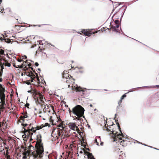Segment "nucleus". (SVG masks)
Returning a JSON list of instances; mask_svg holds the SVG:
<instances>
[{
	"instance_id": "f257e3e1",
	"label": "nucleus",
	"mask_w": 159,
	"mask_h": 159,
	"mask_svg": "<svg viewBox=\"0 0 159 159\" xmlns=\"http://www.w3.org/2000/svg\"><path fill=\"white\" fill-rule=\"evenodd\" d=\"M116 115L117 114H115V116L116 117L114 119L115 120L116 124H117L118 129H119L120 133H121V134H117V132H115L112 129H109L107 128V130L109 131L110 132V135L114 139V141L116 142L117 141L118 142H120V144L121 145L123 144V143H122V141H121V140H122V139L120 136H122V137H123L124 135L122 134L121 131L120 130V127L119 124V123L117 122L118 120L116 119Z\"/></svg>"
},
{
	"instance_id": "f03ea898",
	"label": "nucleus",
	"mask_w": 159,
	"mask_h": 159,
	"mask_svg": "<svg viewBox=\"0 0 159 159\" xmlns=\"http://www.w3.org/2000/svg\"><path fill=\"white\" fill-rule=\"evenodd\" d=\"M85 110L84 108L80 105H77L72 109V112L77 117L76 119L78 120H81L82 117L85 118L84 116Z\"/></svg>"
},
{
	"instance_id": "7ed1b4c3",
	"label": "nucleus",
	"mask_w": 159,
	"mask_h": 159,
	"mask_svg": "<svg viewBox=\"0 0 159 159\" xmlns=\"http://www.w3.org/2000/svg\"><path fill=\"white\" fill-rule=\"evenodd\" d=\"M28 92L30 93L33 94V97L37 104H42L44 103V99L45 100V98L41 94L38 93L36 90L31 89L30 90L28 91Z\"/></svg>"
},
{
	"instance_id": "20e7f679",
	"label": "nucleus",
	"mask_w": 159,
	"mask_h": 159,
	"mask_svg": "<svg viewBox=\"0 0 159 159\" xmlns=\"http://www.w3.org/2000/svg\"><path fill=\"white\" fill-rule=\"evenodd\" d=\"M41 128H40L39 126L37 127H32L30 129L26 130L24 127H23V129H24V134L22 135V137L23 138L30 137V139L31 136L33 134V133H35L36 131V129H37V130H39Z\"/></svg>"
},
{
	"instance_id": "39448f33",
	"label": "nucleus",
	"mask_w": 159,
	"mask_h": 159,
	"mask_svg": "<svg viewBox=\"0 0 159 159\" xmlns=\"http://www.w3.org/2000/svg\"><path fill=\"white\" fill-rule=\"evenodd\" d=\"M72 89L73 90L79 92V93L82 96L83 98H84L86 95L87 90L88 89L86 88L83 89L81 88L78 87L76 84H73Z\"/></svg>"
},
{
	"instance_id": "423d86ee",
	"label": "nucleus",
	"mask_w": 159,
	"mask_h": 159,
	"mask_svg": "<svg viewBox=\"0 0 159 159\" xmlns=\"http://www.w3.org/2000/svg\"><path fill=\"white\" fill-rule=\"evenodd\" d=\"M68 125L70 128L75 131H77L79 132V131H80L76 125L75 123L70 122L68 124Z\"/></svg>"
},
{
	"instance_id": "0eeeda50",
	"label": "nucleus",
	"mask_w": 159,
	"mask_h": 159,
	"mask_svg": "<svg viewBox=\"0 0 159 159\" xmlns=\"http://www.w3.org/2000/svg\"><path fill=\"white\" fill-rule=\"evenodd\" d=\"M5 91V88H4L0 84V97H2L4 94L5 96V95L4 93Z\"/></svg>"
},
{
	"instance_id": "6e6552de",
	"label": "nucleus",
	"mask_w": 159,
	"mask_h": 159,
	"mask_svg": "<svg viewBox=\"0 0 159 159\" xmlns=\"http://www.w3.org/2000/svg\"><path fill=\"white\" fill-rule=\"evenodd\" d=\"M5 95L3 94V95L2 96V97H0V99L1 100V101H2V104H1V107H2V108H4V107H3V106L6 105L5 104Z\"/></svg>"
},
{
	"instance_id": "1a4fd4ad",
	"label": "nucleus",
	"mask_w": 159,
	"mask_h": 159,
	"mask_svg": "<svg viewBox=\"0 0 159 159\" xmlns=\"http://www.w3.org/2000/svg\"><path fill=\"white\" fill-rule=\"evenodd\" d=\"M82 33H83L85 35L88 36H89L91 35V33L89 32L86 30H83L82 31Z\"/></svg>"
},
{
	"instance_id": "9d476101",
	"label": "nucleus",
	"mask_w": 159,
	"mask_h": 159,
	"mask_svg": "<svg viewBox=\"0 0 159 159\" xmlns=\"http://www.w3.org/2000/svg\"><path fill=\"white\" fill-rule=\"evenodd\" d=\"M3 38L2 37H1V38H0V40L1 41L4 40L5 42L7 43H10L11 42V41L10 39H5V36L4 35H3Z\"/></svg>"
},
{
	"instance_id": "9b49d317",
	"label": "nucleus",
	"mask_w": 159,
	"mask_h": 159,
	"mask_svg": "<svg viewBox=\"0 0 159 159\" xmlns=\"http://www.w3.org/2000/svg\"><path fill=\"white\" fill-rule=\"evenodd\" d=\"M26 148H25L24 149V151H25L24 153V155L23 157V158L24 159H27V157L28 156H27V155L28 154V152L26 150Z\"/></svg>"
},
{
	"instance_id": "f8f14e48",
	"label": "nucleus",
	"mask_w": 159,
	"mask_h": 159,
	"mask_svg": "<svg viewBox=\"0 0 159 159\" xmlns=\"http://www.w3.org/2000/svg\"><path fill=\"white\" fill-rule=\"evenodd\" d=\"M119 26L118 25H116L115 26H113L112 27H111V28H112L113 29V31H116V28H117L119 27Z\"/></svg>"
},
{
	"instance_id": "ddd939ff",
	"label": "nucleus",
	"mask_w": 159,
	"mask_h": 159,
	"mask_svg": "<svg viewBox=\"0 0 159 159\" xmlns=\"http://www.w3.org/2000/svg\"><path fill=\"white\" fill-rule=\"evenodd\" d=\"M122 100H121V99H120V100H119V102H118V106H117V109L119 108V107H120V106L121 107L122 106V105H121Z\"/></svg>"
},
{
	"instance_id": "4468645a",
	"label": "nucleus",
	"mask_w": 159,
	"mask_h": 159,
	"mask_svg": "<svg viewBox=\"0 0 159 159\" xmlns=\"http://www.w3.org/2000/svg\"><path fill=\"white\" fill-rule=\"evenodd\" d=\"M28 117V116L26 114H25L23 116H20V118L25 119Z\"/></svg>"
},
{
	"instance_id": "2eb2a0df",
	"label": "nucleus",
	"mask_w": 159,
	"mask_h": 159,
	"mask_svg": "<svg viewBox=\"0 0 159 159\" xmlns=\"http://www.w3.org/2000/svg\"><path fill=\"white\" fill-rule=\"evenodd\" d=\"M28 120H25L24 119L20 118V122H22L23 123L24 122H25V121H28Z\"/></svg>"
},
{
	"instance_id": "dca6fc26",
	"label": "nucleus",
	"mask_w": 159,
	"mask_h": 159,
	"mask_svg": "<svg viewBox=\"0 0 159 159\" xmlns=\"http://www.w3.org/2000/svg\"><path fill=\"white\" fill-rule=\"evenodd\" d=\"M126 93L125 94H124L120 98V99L121 100H122L124 99V98L126 96V93Z\"/></svg>"
},
{
	"instance_id": "f3484780",
	"label": "nucleus",
	"mask_w": 159,
	"mask_h": 159,
	"mask_svg": "<svg viewBox=\"0 0 159 159\" xmlns=\"http://www.w3.org/2000/svg\"><path fill=\"white\" fill-rule=\"evenodd\" d=\"M5 66L8 67H10L11 66V65L10 63H9L6 62V63H5Z\"/></svg>"
},
{
	"instance_id": "a211bd4d",
	"label": "nucleus",
	"mask_w": 159,
	"mask_h": 159,
	"mask_svg": "<svg viewBox=\"0 0 159 159\" xmlns=\"http://www.w3.org/2000/svg\"><path fill=\"white\" fill-rule=\"evenodd\" d=\"M29 124H28V125H29L28 127L27 128V130H29V129H30V128L31 127V125H32L31 123H30V122L28 123Z\"/></svg>"
},
{
	"instance_id": "6ab92c4d",
	"label": "nucleus",
	"mask_w": 159,
	"mask_h": 159,
	"mask_svg": "<svg viewBox=\"0 0 159 159\" xmlns=\"http://www.w3.org/2000/svg\"><path fill=\"white\" fill-rule=\"evenodd\" d=\"M58 127H60L61 128H62V129H61V131H63V129H64V127L63 125H59Z\"/></svg>"
},
{
	"instance_id": "aec40b11",
	"label": "nucleus",
	"mask_w": 159,
	"mask_h": 159,
	"mask_svg": "<svg viewBox=\"0 0 159 159\" xmlns=\"http://www.w3.org/2000/svg\"><path fill=\"white\" fill-rule=\"evenodd\" d=\"M23 67V64H22L21 65H18L17 67L16 68H22Z\"/></svg>"
},
{
	"instance_id": "412c9836",
	"label": "nucleus",
	"mask_w": 159,
	"mask_h": 159,
	"mask_svg": "<svg viewBox=\"0 0 159 159\" xmlns=\"http://www.w3.org/2000/svg\"><path fill=\"white\" fill-rule=\"evenodd\" d=\"M0 54L1 55L4 54V51L2 50H0Z\"/></svg>"
},
{
	"instance_id": "4be33fe9",
	"label": "nucleus",
	"mask_w": 159,
	"mask_h": 159,
	"mask_svg": "<svg viewBox=\"0 0 159 159\" xmlns=\"http://www.w3.org/2000/svg\"><path fill=\"white\" fill-rule=\"evenodd\" d=\"M21 125L24 127H25L28 125V124L27 123L24 124V123H22Z\"/></svg>"
},
{
	"instance_id": "5701e85b",
	"label": "nucleus",
	"mask_w": 159,
	"mask_h": 159,
	"mask_svg": "<svg viewBox=\"0 0 159 159\" xmlns=\"http://www.w3.org/2000/svg\"><path fill=\"white\" fill-rule=\"evenodd\" d=\"M94 142L96 143L98 146H99V143L97 142V139L96 138L94 140Z\"/></svg>"
},
{
	"instance_id": "b1692460",
	"label": "nucleus",
	"mask_w": 159,
	"mask_h": 159,
	"mask_svg": "<svg viewBox=\"0 0 159 159\" xmlns=\"http://www.w3.org/2000/svg\"><path fill=\"white\" fill-rule=\"evenodd\" d=\"M8 152H7H7L6 153V155L7 156V159H10V156L9 155H8Z\"/></svg>"
},
{
	"instance_id": "393cba45",
	"label": "nucleus",
	"mask_w": 159,
	"mask_h": 159,
	"mask_svg": "<svg viewBox=\"0 0 159 159\" xmlns=\"http://www.w3.org/2000/svg\"><path fill=\"white\" fill-rule=\"evenodd\" d=\"M63 132V131H60V130H58V136H60L61 135V133H62V132Z\"/></svg>"
},
{
	"instance_id": "a878e982",
	"label": "nucleus",
	"mask_w": 159,
	"mask_h": 159,
	"mask_svg": "<svg viewBox=\"0 0 159 159\" xmlns=\"http://www.w3.org/2000/svg\"><path fill=\"white\" fill-rule=\"evenodd\" d=\"M114 22H115V24H118V23L119 22V20H115Z\"/></svg>"
},
{
	"instance_id": "bb28decb",
	"label": "nucleus",
	"mask_w": 159,
	"mask_h": 159,
	"mask_svg": "<svg viewBox=\"0 0 159 159\" xmlns=\"http://www.w3.org/2000/svg\"><path fill=\"white\" fill-rule=\"evenodd\" d=\"M39 44L40 45H43V43L42 41L40 40L39 42Z\"/></svg>"
},
{
	"instance_id": "cd10ccee",
	"label": "nucleus",
	"mask_w": 159,
	"mask_h": 159,
	"mask_svg": "<svg viewBox=\"0 0 159 159\" xmlns=\"http://www.w3.org/2000/svg\"><path fill=\"white\" fill-rule=\"evenodd\" d=\"M1 71H2L3 69H4V66L3 65H2L1 66Z\"/></svg>"
},
{
	"instance_id": "c85d7f7f",
	"label": "nucleus",
	"mask_w": 159,
	"mask_h": 159,
	"mask_svg": "<svg viewBox=\"0 0 159 159\" xmlns=\"http://www.w3.org/2000/svg\"><path fill=\"white\" fill-rule=\"evenodd\" d=\"M49 124L48 123H46L44 125V126H49Z\"/></svg>"
},
{
	"instance_id": "c756f323",
	"label": "nucleus",
	"mask_w": 159,
	"mask_h": 159,
	"mask_svg": "<svg viewBox=\"0 0 159 159\" xmlns=\"http://www.w3.org/2000/svg\"><path fill=\"white\" fill-rule=\"evenodd\" d=\"M35 65L36 66H39V64H38V62H36L35 63Z\"/></svg>"
},
{
	"instance_id": "7c9ffc66",
	"label": "nucleus",
	"mask_w": 159,
	"mask_h": 159,
	"mask_svg": "<svg viewBox=\"0 0 159 159\" xmlns=\"http://www.w3.org/2000/svg\"><path fill=\"white\" fill-rule=\"evenodd\" d=\"M30 104L28 103H26L25 105V106L27 107H28L29 106Z\"/></svg>"
},
{
	"instance_id": "2f4dec72",
	"label": "nucleus",
	"mask_w": 159,
	"mask_h": 159,
	"mask_svg": "<svg viewBox=\"0 0 159 159\" xmlns=\"http://www.w3.org/2000/svg\"><path fill=\"white\" fill-rule=\"evenodd\" d=\"M24 57L25 58H23V59H26L27 58V57L25 55H24V57Z\"/></svg>"
},
{
	"instance_id": "473e14b6",
	"label": "nucleus",
	"mask_w": 159,
	"mask_h": 159,
	"mask_svg": "<svg viewBox=\"0 0 159 159\" xmlns=\"http://www.w3.org/2000/svg\"><path fill=\"white\" fill-rule=\"evenodd\" d=\"M2 71H0V76H1L2 75Z\"/></svg>"
},
{
	"instance_id": "72a5a7b5",
	"label": "nucleus",
	"mask_w": 159,
	"mask_h": 159,
	"mask_svg": "<svg viewBox=\"0 0 159 159\" xmlns=\"http://www.w3.org/2000/svg\"><path fill=\"white\" fill-rule=\"evenodd\" d=\"M11 39H15V36H11Z\"/></svg>"
},
{
	"instance_id": "f704fd0d",
	"label": "nucleus",
	"mask_w": 159,
	"mask_h": 159,
	"mask_svg": "<svg viewBox=\"0 0 159 159\" xmlns=\"http://www.w3.org/2000/svg\"><path fill=\"white\" fill-rule=\"evenodd\" d=\"M26 83L27 84H28L29 85V84H30V82H29V81H28V82H26Z\"/></svg>"
},
{
	"instance_id": "c9c22d12",
	"label": "nucleus",
	"mask_w": 159,
	"mask_h": 159,
	"mask_svg": "<svg viewBox=\"0 0 159 159\" xmlns=\"http://www.w3.org/2000/svg\"><path fill=\"white\" fill-rule=\"evenodd\" d=\"M18 61L20 62L22 61V60L21 59H18Z\"/></svg>"
},
{
	"instance_id": "e433bc0d",
	"label": "nucleus",
	"mask_w": 159,
	"mask_h": 159,
	"mask_svg": "<svg viewBox=\"0 0 159 159\" xmlns=\"http://www.w3.org/2000/svg\"><path fill=\"white\" fill-rule=\"evenodd\" d=\"M13 66L14 67H16H16H17V66H16V65H15V64H13Z\"/></svg>"
},
{
	"instance_id": "4c0bfd02",
	"label": "nucleus",
	"mask_w": 159,
	"mask_h": 159,
	"mask_svg": "<svg viewBox=\"0 0 159 159\" xmlns=\"http://www.w3.org/2000/svg\"><path fill=\"white\" fill-rule=\"evenodd\" d=\"M69 113H70L71 112H72V110L71 111L70 109H69Z\"/></svg>"
},
{
	"instance_id": "58836bf2",
	"label": "nucleus",
	"mask_w": 159,
	"mask_h": 159,
	"mask_svg": "<svg viewBox=\"0 0 159 159\" xmlns=\"http://www.w3.org/2000/svg\"><path fill=\"white\" fill-rule=\"evenodd\" d=\"M91 159H95L93 157V156L91 157Z\"/></svg>"
},
{
	"instance_id": "ea45409f",
	"label": "nucleus",
	"mask_w": 159,
	"mask_h": 159,
	"mask_svg": "<svg viewBox=\"0 0 159 159\" xmlns=\"http://www.w3.org/2000/svg\"><path fill=\"white\" fill-rule=\"evenodd\" d=\"M2 81V78H0V82H1Z\"/></svg>"
},
{
	"instance_id": "a19ab883",
	"label": "nucleus",
	"mask_w": 159,
	"mask_h": 159,
	"mask_svg": "<svg viewBox=\"0 0 159 159\" xmlns=\"http://www.w3.org/2000/svg\"><path fill=\"white\" fill-rule=\"evenodd\" d=\"M80 132V133L79 132V133L80 134V135H81V134H83V132Z\"/></svg>"
},
{
	"instance_id": "79ce46f5",
	"label": "nucleus",
	"mask_w": 159,
	"mask_h": 159,
	"mask_svg": "<svg viewBox=\"0 0 159 159\" xmlns=\"http://www.w3.org/2000/svg\"><path fill=\"white\" fill-rule=\"evenodd\" d=\"M103 142H102V143H101L100 144H101V145L102 146V145H103Z\"/></svg>"
},
{
	"instance_id": "37998d69",
	"label": "nucleus",
	"mask_w": 159,
	"mask_h": 159,
	"mask_svg": "<svg viewBox=\"0 0 159 159\" xmlns=\"http://www.w3.org/2000/svg\"><path fill=\"white\" fill-rule=\"evenodd\" d=\"M33 80H34V79H33V78H31V81L32 82H33Z\"/></svg>"
},
{
	"instance_id": "c03bdc74",
	"label": "nucleus",
	"mask_w": 159,
	"mask_h": 159,
	"mask_svg": "<svg viewBox=\"0 0 159 159\" xmlns=\"http://www.w3.org/2000/svg\"><path fill=\"white\" fill-rule=\"evenodd\" d=\"M98 138L100 140V137H98Z\"/></svg>"
},
{
	"instance_id": "a18cd8bd",
	"label": "nucleus",
	"mask_w": 159,
	"mask_h": 159,
	"mask_svg": "<svg viewBox=\"0 0 159 159\" xmlns=\"http://www.w3.org/2000/svg\"><path fill=\"white\" fill-rule=\"evenodd\" d=\"M156 86L158 88H159V85H156Z\"/></svg>"
},
{
	"instance_id": "49530a36",
	"label": "nucleus",
	"mask_w": 159,
	"mask_h": 159,
	"mask_svg": "<svg viewBox=\"0 0 159 159\" xmlns=\"http://www.w3.org/2000/svg\"><path fill=\"white\" fill-rule=\"evenodd\" d=\"M2 0H0V3H1L2 2Z\"/></svg>"
},
{
	"instance_id": "de8ad7c7",
	"label": "nucleus",
	"mask_w": 159,
	"mask_h": 159,
	"mask_svg": "<svg viewBox=\"0 0 159 159\" xmlns=\"http://www.w3.org/2000/svg\"><path fill=\"white\" fill-rule=\"evenodd\" d=\"M90 106L91 107H92V104H90Z\"/></svg>"
},
{
	"instance_id": "09e8293b",
	"label": "nucleus",
	"mask_w": 159,
	"mask_h": 159,
	"mask_svg": "<svg viewBox=\"0 0 159 159\" xmlns=\"http://www.w3.org/2000/svg\"><path fill=\"white\" fill-rule=\"evenodd\" d=\"M6 148V149H8V148L7 147H6V148Z\"/></svg>"
},
{
	"instance_id": "8fccbe9b",
	"label": "nucleus",
	"mask_w": 159,
	"mask_h": 159,
	"mask_svg": "<svg viewBox=\"0 0 159 159\" xmlns=\"http://www.w3.org/2000/svg\"><path fill=\"white\" fill-rule=\"evenodd\" d=\"M38 70H40V68H38Z\"/></svg>"
},
{
	"instance_id": "3c124183",
	"label": "nucleus",
	"mask_w": 159,
	"mask_h": 159,
	"mask_svg": "<svg viewBox=\"0 0 159 159\" xmlns=\"http://www.w3.org/2000/svg\"><path fill=\"white\" fill-rule=\"evenodd\" d=\"M4 9V8H3L2 9H1V11H2V10H3Z\"/></svg>"
},
{
	"instance_id": "603ef678",
	"label": "nucleus",
	"mask_w": 159,
	"mask_h": 159,
	"mask_svg": "<svg viewBox=\"0 0 159 159\" xmlns=\"http://www.w3.org/2000/svg\"><path fill=\"white\" fill-rule=\"evenodd\" d=\"M22 148L24 149V146H22Z\"/></svg>"
},
{
	"instance_id": "864d4df0",
	"label": "nucleus",
	"mask_w": 159,
	"mask_h": 159,
	"mask_svg": "<svg viewBox=\"0 0 159 159\" xmlns=\"http://www.w3.org/2000/svg\"><path fill=\"white\" fill-rule=\"evenodd\" d=\"M29 76H30V77L31 76V75L29 74Z\"/></svg>"
},
{
	"instance_id": "5fc2aeb1",
	"label": "nucleus",
	"mask_w": 159,
	"mask_h": 159,
	"mask_svg": "<svg viewBox=\"0 0 159 159\" xmlns=\"http://www.w3.org/2000/svg\"><path fill=\"white\" fill-rule=\"evenodd\" d=\"M31 69H32V70H33V68H32H32H31Z\"/></svg>"
},
{
	"instance_id": "6e6d98bb",
	"label": "nucleus",
	"mask_w": 159,
	"mask_h": 159,
	"mask_svg": "<svg viewBox=\"0 0 159 159\" xmlns=\"http://www.w3.org/2000/svg\"><path fill=\"white\" fill-rule=\"evenodd\" d=\"M38 26H39V27H40L41 25H39Z\"/></svg>"
},
{
	"instance_id": "4d7b16f0",
	"label": "nucleus",
	"mask_w": 159,
	"mask_h": 159,
	"mask_svg": "<svg viewBox=\"0 0 159 159\" xmlns=\"http://www.w3.org/2000/svg\"><path fill=\"white\" fill-rule=\"evenodd\" d=\"M32 147V145H30V146H29V147Z\"/></svg>"
},
{
	"instance_id": "13d9d810",
	"label": "nucleus",
	"mask_w": 159,
	"mask_h": 159,
	"mask_svg": "<svg viewBox=\"0 0 159 159\" xmlns=\"http://www.w3.org/2000/svg\"><path fill=\"white\" fill-rule=\"evenodd\" d=\"M143 145H145V146H146V145L145 144H143Z\"/></svg>"
},
{
	"instance_id": "bf43d9fd",
	"label": "nucleus",
	"mask_w": 159,
	"mask_h": 159,
	"mask_svg": "<svg viewBox=\"0 0 159 159\" xmlns=\"http://www.w3.org/2000/svg\"><path fill=\"white\" fill-rule=\"evenodd\" d=\"M155 149H156L158 150V149H157V148H155Z\"/></svg>"
},
{
	"instance_id": "052dcab7",
	"label": "nucleus",
	"mask_w": 159,
	"mask_h": 159,
	"mask_svg": "<svg viewBox=\"0 0 159 159\" xmlns=\"http://www.w3.org/2000/svg\"><path fill=\"white\" fill-rule=\"evenodd\" d=\"M80 68H82V69L83 68V67H81Z\"/></svg>"
},
{
	"instance_id": "680f3d73",
	"label": "nucleus",
	"mask_w": 159,
	"mask_h": 159,
	"mask_svg": "<svg viewBox=\"0 0 159 159\" xmlns=\"http://www.w3.org/2000/svg\"><path fill=\"white\" fill-rule=\"evenodd\" d=\"M4 154H5V153L4 151Z\"/></svg>"
},
{
	"instance_id": "e2e57ef3",
	"label": "nucleus",
	"mask_w": 159,
	"mask_h": 159,
	"mask_svg": "<svg viewBox=\"0 0 159 159\" xmlns=\"http://www.w3.org/2000/svg\"><path fill=\"white\" fill-rule=\"evenodd\" d=\"M2 151H4V149H3V150Z\"/></svg>"
},
{
	"instance_id": "0e129e2a",
	"label": "nucleus",
	"mask_w": 159,
	"mask_h": 159,
	"mask_svg": "<svg viewBox=\"0 0 159 159\" xmlns=\"http://www.w3.org/2000/svg\"><path fill=\"white\" fill-rule=\"evenodd\" d=\"M1 102H2V101H1V102H0V103H1Z\"/></svg>"
},
{
	"instance_id": "69168bd1",
	"label": "nucleus",
	"mask_w": 159,
	"mask_h": 159,
	"mask_svg": "<svg viewBox=\"0 0 159 159\" xmlns=\"http://www.w3.org/2000/svg\"><path fill=\"white\" fill-rule=\"evenodd\" d=\"M104 90H105V91H107V90H106V89H105Z\"/></svg>"
},
{
	"instance_id": "338daca9",
	"label": "nucleus",
	"mask_w": 159,
	"mask_h": 159,
	"mask_svg": "<svg viewBox=\"0 0 159 159\" xmlns=\"http://www.w3.org/2000/svg\"><path fill=\"white\" fill-rule=\"evenodd\" d=\"M131 91H129V92H131Z\"/></svg>"
},
{
	"instance_id": "774afa93",
	"label": "nucleus",
	"mask_w": 159,
	"mask_h": 159,
	"mask_svg": "<svg viewBox=\"0 0 159 159\" xmlns=\"http://www.w3.org/2000/svg\"><path fill=\"white\" fill-rule=\"evenodd\" d=\"M123 142H124V140H123Z\"/></svg>"
}]
</instances>
